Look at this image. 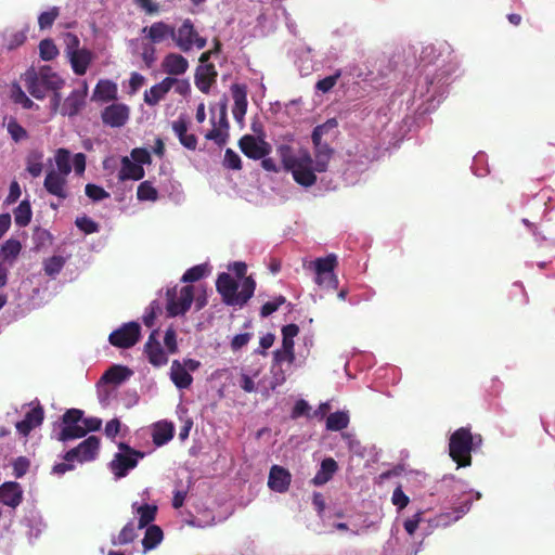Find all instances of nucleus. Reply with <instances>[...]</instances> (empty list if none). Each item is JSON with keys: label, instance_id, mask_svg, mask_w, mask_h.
<instances>
[{"label": "nucleus", "instance_id": "obj_1", "mask_svg": "<svg viewBox=\"0 0 555 555\" xmlns=\"http://www.w3.org/2000/svg\"><path fill=\"white\" fill-rule=\"evenodd\" d=\"M276 152L286 170H291L294 180L302 186H311L317 182V175L313 172V158L307 149H300L298 154L289 144H280Z\"/></svg>", "mask_w": 555, "mask_h": 555}, {"label": "nucleus", "instance_id": "obj_2", "mask_svg": "<svg viewBox=\"0 0 555 555\" xmlns=\"http://www.w3.org/2000/svg\"><path fill=\"white\" fill-rule=\"evenodd\" d=\"M216 287L225 305L243 307L254 296L256 281L253 276L245 278L242 282V291L238 293L237 281L231 274L223 272L219 274Z\"/></svg>", "mask_w": 555, "mask_h": 555}, {"label": "nucleus", "instance_id": "obj_3", "mask_svg": "<svg viewBox=\"0 0 555 555\" xmlns=\"http://www.w3.org/2000/svg\"><path fill=\"white\" fill-rule=\"evenodd\" d=\"M27 91L36 99H43L48 90H60L64 80L49 65L28 68L23 75Z\"/></svg>", "mask_w": 555, "mask_h": 555}, {"label": "nucleus", "instance_id": "obj_4", "mask_svg": "<svg viewBox=\"0 0 555 555\" xmlns=\"http://www.w3.org/2000/svg\"><path fill=\"white\" fill-rule=\"evenodd\" d=\"M481 443V436H473L470 428L461 427L449 438V456L457 464V467L472 465V451Z\"/></svg>", "mask_w": 555, "mask_h": 555}, {"label": "nucleus", "instance_id": "obj_5", "mask_svg": "<svg viewBox=\"0 0 555 555\" xmlns=\"http://www.w3.org/2000/svg\"><path fill=\"white\" fill-rule=\"evenodd\" d=\"M100 448V440L95 436H90L76 448L67 451L63 455L64 462H60L52 466L51 472L56 476H62L65 472H72L74 469V461L78 463H87V461H94L98 456Z\"/></svg>", "mask_w": 555, "mask_h": 555}, {"label": "nucleus", "instance_id": "obj_6", "mask_svg": "<svg viewBox=\"0 0 555 555\" xmlns=\"http://www.w3.org/2000/svg\"><path fill=\"white\" fill-rule=\"evenodd\" d=\"M172 40L184 53H189L194 47L198 49L207 47V39L199 36L191 20H185L178 28L175 26Z\"/></svg>", "mask_w": 555, "mask_h": 555}, {"label": "nucleus", "instance_id": "obj_7", "mask_svg": "<svg viewBox=\"0 0 555 555\" xmlns=\"http://www.w3.org/2000/svg\"><path fill=\"white\" fill-rule=\"evenodd\" d=\"M119 452L113 457L109 463L111 470L117 478H124L129 474L130 469H133L138 465V461L144 456V453L132 450L125 443L118 444Z\"/></svg>", "mask_w": 555, "mask_h": 555}, {"label": "nucleus", "instance_id": "obj_8", "mask_svg": "<svg viewBox=\"0 0 555 555\" xmlns=\"http://www.w3.org/2000/svg\"><path fill=\"white\" fill-rule=\"evenodd\" d=\"M336 267L337 257L334 254L324 258H318L314 261L315 282L322 287L336 289L338 286V279L334 273Z\"/></svg>", "mask_w": 555, "mask_h": 555}, {"label": "nucleus", "instance_id": "obj_9", "mask_svg": "<svg viewBox=\"0 0 555 555\" xmlns=\"http://www.w3.org/2000/svg\"><path fill=\"white\" fill-rule=\"evenodd\" d=\"M176 291H167V315L175 318L184 315L191 309L194 302V287L184 286L180 291V296L176 298Z\"/></svg>", "mask_w": 555, "mask_h": 555}, {"label": "nucleus", "instance_id": "obj_10", "mask_svg": "<svg viewBox=\"0 0 555 555\" xmlns=\"http://www.w3.org/2000/svg\"><path fill=\"white\" fill-rule=\"evenodd\" d=\"M140 340V324L137 322L125 323L108 335V343L121 349H129Z\"/></svg>", "mask_w": 555, "mask_h": 555}, {"label": "nucleus", "instance_id": "obj_11", "mask_svg": "<svg viewBox=\"0 0 555 555\" xmlns=\"http://www.w3.org/2000/svg\"><path fill=\"white\" fill-rule=\"evenodd\" d=\"M241 151L249 158L260 159L271 153L272 146L263 138L254 134H244L240 141Z\"/></svg>", "mask_w": 555, "mask_h": 555}, {"label": "nucleus", "instance_id": "obj_12", "mask_svg": "<svg viewBox=\"0 0 555 555\" xmlns=\"http://www.w3.org/2000/svg\"><path fill=\"white\" fill-rule=\"evenodd\" d=\"M101 119L109 127H121L129 119V106L122 103H112L102 109Z\"/></svg>", "mask_w": 555, "mask_h": 555}, {"label": "nucleus", "instance_id": "obj_13", "mask_svg": "<svg viewBox=\"0 0 555 555\" xmlns=\"http://www.w3.org/2000/svg\"><path fill=\"white\" fill-rule=\"evenodd\" d=\"M152 44H162L167 38L172 40L175 36V26L166 22H154L150 26H143L141 30Z\"/></svg>", "mask_w": 555, "mask_h": 555}, {"label": "nucleus", "instance_id": "obj_14", "mask_svg": "<svg viewBox=\"0 0 555 555\" xmlns=\"http://www.w3.org/2000/svg\"><path fill=\"white\" fill-rule=\"evenodd\" d=\"M87 94V83L83 82L82 89H74L60 106V113L64 116H75L85 105Z\"/></svg>", "mask_w": 555, "mask_h": 555}, {"label": "nucleus", "instance_id": "obj_15", "mask_svg": "<svg viewBox=\"0 0 555 555\" xmlns=\"http://www.w3.org/2000/svg\"><path fill=\"white\" fill-rule=\"evenodd\" d=\"M292 482V475L287 468L274 464L269 473L268 487L276 493L288 491Z\"/></svg>", "mask_w": 555, "mask_h": 555}, {"label": "nucleus", "instance_id": "obj_16", "mask_svg": "<svg viewBox=\"0 0 555 555\" xmlns=\"http://www.w3.org/2000/svg\"><path fill=\"white\" fill-rule=\"evenodd\" d=\"M66 175L51 169L44 177L43 188L49 194L54 195L60 199H65L68 195L66 192Z\"/></svg>", "mask_w": 555, "mask_h": 555}, {"label": "nucleus", "instance_id": "obj_17", "mask_svg": "<svg viewBox=\"0 0 555 555\" xmlns=\"http://www.w3.org/2000/svg\"><path fill=\"white\" fill-rule=\"evenodd\" d=\"M156 331L150 334V338L145 343V354H147V361L156 367L166 365L168 363V357L162 347V344L155 339Z\"/></svg>", "mask_w": 555, "mask_h": 555}, {"label": "nucleus", "instance_id": "obj_18", "mask_svg": "<svg viewBox=\"0 0 555 555\" xmlns=\"http://www.w3.org/2000/svg\"><path fill=\"white\" fill-rule=\"evenodd\" d=\"M232 96L234 99L233 115L238 121L244 119L247 112V86L245 83H233L231 86Z\"/></svg>", "mask_w": 555, "mask_h": 555}, {"label": "nucleus", "instance_id": "obj_19", "mask_svg": "<svg viewBox=\"0 0 555 555\" xmlns=\"http://www.w3.org/2000/svg\"><path fill=\"white\" fill-rule=\"evenodd\" d=\"M43 422V410L41 406H36L26 413L23 421L16 423L15 428L17 433L24 437L28 436L33 429L40 426Z\"/></svg>", "mask_w": 555, "mask_h": 555}, {"label": "nucleus", "instance_id": "obj_20", "mask_svg": "<svg viewBox=\"0 0 555 555\" xmlns=\"http://www.w3.org/2000/svg\"><path fill=\"white\" fill-rule=\"evenodd\" d=\"M314 147V160L312 163L313 172H324L327 170L328 163L334 154V149L328 143L319 141L318 144H313Z\"/></svg>", "mask_w": 555, "mask_h": 555}, {"label": "nucleus", "instance_id": "obj_21", "mask_svg": "<svg viewBox=\"0 0 555 555\" xmlns=\"http://www.w3.org/2000/svg\"><path fill=\"white\" fill-rule=\"evenodd\" d=\"M23 500V490L16 481H5L0 486V502L15 508Z\"/></svg>", "mask_w": 555, "mask_h": 555}, {"label": "nucleus", "instance_id": "obj_22", "mask_svg": "<svg viewBox=\"0 0 555 555\" xmlns=\"http://www.w3.org/2000/svg\"><path fill=\"white\" fill-rule=\"evenodd\" d=\"M173 82L172 76L165 77L158 83H154L149 90H145L143 99L150 105L158 104L160 99H164V95L173 88Z\"/></svg>", "mask_w": 555, "mask_h": 555}, {"label": "nucleus", "instance_id": "obj_23", "mask_svg": "<svg viewBox=\"0 0 555 555\" xmlns=\"http://www.w3.org/2000/svg\"><path fill=\"white\" fill-rule=\"evenodd\" d=\"M67 57L73 72L76 75H83L93 60V54L91 51L87 50V48H81L80 50L69 52Z\"/></svg>", "mask_w": 555, "mask_h": 555}, {"label": "nucleus", "instance_id": "obj_24", "mask_svg": "<svg viewBox=\"0 0 555 555\" xmlns=\"http://www.w3.org/2000/svg\"><path fill=\"white\" fill-rule=\"evenodd\" d=\"M172 128L178 135L181 144L189 150H196L198 139L194 133H189V121L185 117H179L172 122Z\"/></svg>", "mask_w": 555, "mask_h": 555}, {"label": "nucleus", "instance_id": "obj_25", "mask_svg": "<svg viewBox=\"0 0 555 555\" xmlns=\"http://www.w3.org/2000/svg\"><path fill=\"white\" fill-rule=\"evenodd\" d=\"M217 76L218 72L215 65H211V63L209 65H202L196 70L195 83L201 91L208 93Z\"/></svg>", "mask_w": 555, "mask_h": 555}, {"label": "nucleus", "instance_id": "obj_26", "mask_svg": "<svg viewBox=\"0 0 555 555\" xmlns=\"http://www.w3.org/2000/svg\"><path fill=\"white\" fill-rule=\"evenodd\" d=\"M189 68V61L182 54H176V52H169L163 59V70L169 75H181L184 74Z\"/></svg>", "mask_w": 555, "mask_h": 555}, {"label": "nucleus", "instance_id": "obj_27", "mask_svg": "<svg viewBox=\"0 0 555 555\" xmlns=\"http://www.w3.org/2000/svg\"><path fill=\"white\" fill-rule=\"evenodd\" d=\"M120 169L118 171V179L120 181L125 180H141L144 178V167L132 162L127 156L121 157L120 160Z\"/></svg>", "mask_w": 555, "mask_h": 555}, {"label": "nucleus", "instance_id": "obj_28", "mask_svg": "<svg viewBox=\"0 0 555 555\" xmlns=\"http://www.w3.org/2000/svg\"><path fill=\"white\" fill-rule=\"evenodd\" d=\"M169 376H171V380L179 389L190 388L194 380L190 372L186 371V367H183L182 363L178 360L172 362Z\"/></svg>", "mask_w": 555, "mask_h": 555}, {"label": "nucleus", "instance_id": "obj_29", "mask_svg": "<svg viewBox=\"0 0 555 555\" xmlns=\"http://www.w3.org/2000/svg\"><path fill=\"white\" fill-rule=\"evenodd\" d=\"M337 462L333 457H325L322 460L320 469L314 475L312 482L317 487L326 485L333 478V475L337 472Z\"/></svg>", "mask_w": 555, "mask_h": 555}, {"label": "nucleus", "instance_id": "obj_30", "mask_svg": "<svg viewBox=\"0 0 555 555\" xmlns=\"http://www.w3.org/2000/svg\"><path fill=\"white\" fill-rule=\"evenodd\" d=\"M133 372L122 365H112L107 371L104 372L100 382L104 384L119 385L126 379H129Z\"/></svg>", "mask_w": 555, "mask_h": 555}, {"label": "nucleus", "instance_id": "obj_31", "mask_svg": "<svg viewBox=\"0 0 555 555\" xmlns=\"http://www.w3.org/2000/svg\"><path fill=\"white\" fill-rule=\"evenodd\" d=\"M132 509L139 516V529L147 527L155 520V516L157 515V505L143 503L141 505L138 502L132 504Z\"/></svg>", "mask_w": 555, "mask_h": 555}, {"label": "nucleus", "instance_id": "obj_32", "mask_svg": "<svg viewBox=\"0 0 555 555\" xmlns=\"http://www.w3.org/2000/svg\"><path fill=\"white\" fill-rule=\"evenodd\" d=\"M175 427L170 423H158L154 426V433H152V442L156 447H163L173 439Z\"/></svg>", "mask_w": 555, "mask_h": 555}, {"label": "nucleus", "instance_id": "obj_33", "mask_svg": "<svg viewBox=\"0 0 555 555\" xmlns=\"http://www.w3.org/2000/svg\"><path fill=\"white\" fill-rule=\"evenodd\" d=\"M164 539V531L158 525H150L145 528V535H143V550L150 551L155 548L158 543Z\"/></svg>", "mask_w": 555, "mask_h": 555}, {"label": "nucleus", "instance_id": "obj_34", "mask_svg": "<svg viewBox=\"0 0 555 555\" xmlns=\"http://www.w3.org/2000/svg\"><path fill=\"white\" fill-rule=\"evenodd\" d=\"M14 222L17 227L24 228L31 221V206L28 199H23L13 210Z\"/></svg>", "mask_w": 555, "mask_h": 555}, {"label": "nucleus", "instance_id": "obj_35", "mask_svg": "<svg viewBox=\"0 0 555 555\" xmlns=\"http://www.w3.org/2000/svg\"><path fill=\"white\" fill-rule=\"evenodd\" d=\"M137 537L138 533L135 532V525L133 524V520H130L122 526L116 537L112 538L111 542L113 545L129 544L133 542Z\"/></svg>", "mask_w": 555, "mask_h": 555}, {"label": "nucleus", "instance_id": "obj_36", "mask_svg": "<svg viewBox=\"0 0 555 555\" xmlns=\"http://www.w3.org/2000/svg\"><path fill=\"white\" fill-rule=\"evenodd\" d=\"M349 416L345 412H335L330 414L326 420V429L330 431H340L348 427Z\"/></svg>", "mask_w": 555, "mask_h": 555}, {"label": "nucleus", "instance_id": "obj_37", "mask_svg": "<svg viewBox=\"0 0 555 555\" xmlns=\"http://www.w3.org/2000/svg\"><path fill=\"white\" fill-rule=\"evenodd\" d=\"M87 435V430H83V428L79 425H66L63 426L59 436L57 440L61 442L70 441L74 439L82 438Z\"/></svg>", "mask_w": 555, "mask_h": 555}, {"label": "nucleus", "instance_id": "obj_38", "mask_svg": "<svg viewBox=\"0 0 555 555\" xmlns=\"http://www.w3.org/2000/svg\"><path fill=\"white\" fill-rule=\"evenodd\" d=\"M159 197V193L149 180H145L137 186V198L139 201L155 202Z\"/></svg>", "mask_w": 555, "mask_h": 555}, {"label": "nucleus", "instance_id": "obj_39", "mask_svg": "<svg viewBox=\"0 0 555 555\" xmlns=\"http://www.w3.org/2000/svg\"><path fill=\"white\" fill-rule=\"evenodd\" d=\"M299 327L296 324H288L283 326L282 335H283V347L285 348L286 353L292 357V349H294L295 343L294 338L298 335Z\"/></svg>", "mask_w": 555, "mask_h": 555}, {"label": "nucleus", "instance_id": "obj_40", "mask_svg": "<svg viewBox=\"0 0 555 555\" xmlns=\"http://www.w3.org/2000/svg\"><path fill=\"white\" fill-rule=\"evenodd\" d=\"M56 172L68 175L70 172V155L66 149H59L55 153Z\"/></svg>", "mask_w": 555, "mask_h": 555}, {"label": "nucleus", "instance_id": "obj_41", "mask_svg": "<svg viewBox=\"0 0 555 555\" xmlns=\"http://www.w3.org/2000/svg\"><path fill=\"white\" fill-rule=\"evenodd\" d=\"M7 130L14 142H21L28 138L26 129L15 119H9Z\"/></svg>", "mask_w": 555, "mask_h": 555}, {"label": "nucleus", "instance_id": "obj_42", "mask_svg": "<svg viewBox=\"0 0 555 555\" xmlns=\"http://www.w3.org/2000/svg\"><path fill=\"white\" fill-rule=\"evenodd\" d=\"M22 245L15 238L7 240L1 246V253L5 260H14L21 253Z\"/></svg>", "mask_w": 555, "mask_h": 555}, {"label": "nucleus", "instance_id": "obj_43", "mask_svg": "<svg viewBox=\"0 0 555 555\" xmlns=\"http://www.w3.org/2000/svg\"><path fill=\"white\" fill-rule=\"evenodd\" d=\"M337 125H338V122H337L336 118H330L325 122L314 127L312 134H311L312 143L318 144L319 141H322V137L324 134H326L330 130L337 127Z\"/></svg>", "mask_w": 555, "mask_h": 555}, {"label": "nucleus", "instance_id": "obj_44", "mask_svg": "<svg viewBox=\"0 0 555 555\" xmlns=\"http://www.w3.org/2000/svg\"><path fill=\"white\" fill-rule=\"evenodd\" d=\"M59 50L55 43L51 39H42L39 43V55L42 60L49 62V60H54L57 55Z\"/></svg>", "mask_w": 555, "mask_h": 555}, {"label": "nucleus", "instance_id": "obj_45", "mask_svg": "<svg viewBox=\"0 0 555 555\" xmlns=\"http://www.w3.org/2000/svg\"><path fill=\"white\" fill-rule=\"evenodd\" d=\"M223 166L232 170H241L243 168L242 158L233 149L225 150Z\"/></svg>", "mask_w": 555, "mask_h": 555}, {"label": "nucleus", "instance_id": "obj_46", "mask_svg": "<svg viewBox=\"0 0 555 555\" xmlns=\"http://www.w3.org/2000/svg\"><path fill=\"white\" fill-rule=\"evenodd\" d=\"M64 266V259L61 256H52L43 263L44 273L49 276L57 274Z\"/></svg>", "mask_w": 555, "mask_h": 555}, {"label": "nucleus", "instance_id": "obj_47", "mask_svg": "<svg viewBox=\"0 0 555 555\" xmlns=\"http://www.w3.org/2000/svg\"><path fill=\"white\" fill-rule=\"evenodd\" d=\"M116 87L108 80H100L94 89V93L102 99H113L115 96Z\"/></svg>", "mask_w": 555, "mask_h": 555}, {"label": "nucleus", "instance_id": "obj_48", "mask_svg": "<svg viewBox=\"0 0 555 555\" xmlns=\"http://www.w3.org/2000/svg\"><path fill=\"white\" fill-rule=\"evenodd\" d=\"M207 272V266L198 264L190 268L183 275L182 281L185 283L197 282L202 280Z\"/></svg>", "mask_w": 555, "mask_h": 555}, {"label": "nucleus", "instance_id": "obj_49", "mask_svg": "<svg viewBox=\"0 0 555 555\" xmlns=\"http://www.w3.org/2000/svg\"><path fill=\"white\" fill-rule=\"evenodd\" d=\"M286 302V298L282 295L275 297L273 300L266 302L260 309L261 318H268L280 309Z\"/></svg>", "mask_w": 555, "mask_h": 555}, {"label": "nucleus", "instance_id": "obj_50", "mask_svg": "<svg viewBox=\"0 0 555 555\" xmlns=\"http://www.w3.org/2000/svg\"><path fill=\"white\" fill-rule=\"evenodd\" d=\"M75 225L85 234H92L99 229L98 223L87 216L76 218Z\"/></svg>", "mask_w": 555, "mask_h": 555}, {"label": "nucleus", "instance_id": "obj_51", "mask_svg": "<svg viewBox=\"0 0 555 555\" xmlns=\"http://www.w3.org/2000/svg\"><path fill=\"white\" fill-rule=\"evenodd\" d=\"M59 16V9L52 8L51 10L43 12L38 17V26L41 29H48V27H52L53 23Z\"/></svg>", "mask_w": 555, "mask_h": 555}, {"label": "nucleus", "instance_id": "obj_52", "mask_svg": "<svg viewBox=\"0 0 555 555\" xmlns=\"http://www.w3.org/2000/svg\"><path fill=\"white\" fill-rule=\"evenodd\" d=\"M85 193L90 199L94 202L107 198L109 196V194L103 188L93 183L86 184Z\"/></svg>", "mask_w": 555, "mask_h": 555}, {"label": "nucleus", "instance_id": "obj_53", "mask_svg": "<svg viewBox=\"0 0 555 555\" xmlns=\"http://www.w3.org/2000/svg\"><path fill=\"white\" fill-rule=\"evenodd\" d=\"M82 411L77 409L67 410L62 416L63 426L78 425L79 422H82Z\"/></svg>", "mask_w": 555, "mask_h": 555}, {"label": "nucleus", "instance_id": "obj_54", "mask_svg": "<svg viewBox=\"0 0 555 555\" xmlns=\"http://www.w3.org/2000/svg\"><path fill=\"white\" fill-rule=\"evenodd\" d=\"M165 347H167L169 353L178 352L177 332L173 327L165 331Z\"/></svg>", "mask_w": 555, "mask_h": 555}, {"label": "nucleus", "instance_id": "obj_55", "mask_svg": "<svg viewBox=\"0 0 555 555\" xmlns=\"http://www.w3.org/2000/svg\"><path fill=\"white\" fill-rule=\"evenodd\" d=\"M132 160L139 165L151 164V153L145 147H134L130 152Z\"/></svg>", "mask_w": 555, "mask_h": 555}, {"label": "nucleus", "instance_id": "obj_56", "mask_svg": "<svg viewBox=\"0 0 555 555\" xmlns=\"http://www.w3.org/2000/svg\"><path fill=\"white\" fill-rule=\"evenodd\" d=\"M339 76H340V73L337 72L334 75H330V76H326V77L320 79L317 82V89L321 90L322 92L330 91L336 85L337 79L339 78Z\"/></svg>", "mask_w": 555, "mask_h": 555}, {"label": "nucleus", "instance_id": "obj_57", "mask_svg": "<svg viewBox=\"0 0 555 555\" xmlns=\"http://www.w3.org/2000/svg\"><path fill=\"white\" fill-rule=\"evenodd\" d=\"M391 501L399 509H402L409 504L410 499L403 493L402 488L398 486L392 492Z\"/></svg>", "mask_w": 555, "mask_h": 555}, {"label": "nucleus", "instance_id": "obj_58", "mask_svg": "<svg viewBox=\"0 0 555 555\" xmlns=\"http://www.w3.org/2000/svg\"><path fill=\"white\" fill-rule=\"evenodd\" d=\"M134 3L144 10L147 15H155L159 13V4L154 3L153 0H133Z\"/></svg>", "mask_w": 555, "mask_h": 555}, {"label": "nucleus", "instance_id": "obj_59", "mask_svg": "<svg viewBox=\"0 0 555 555\" xmlns=\"http://www.w3.org/2000/svg\"><path fill=\"white\" fill-rule=\"evenodd\" d=\"M421 520H422V512H417L412 517L406 518L403 522V527H404L405 531L409 534H413L416 531Z\"/></svg>", "mask_w": 555, "mask_h": 555}, {"label": "nucleus", "instance_id": "obj_60", "mask_svg": "<svg viewBox=\"0 0 555 555\" xmlns=\"http://www.w3.org/2000/svg\"><path fill=\"white\" fill-rule=\"evenodd\" d=\"M20 196H21L20 184H18V182L16 180H13L10 183L9 194L5 197L4 203L7 205H11V204L15 203L20 198Z\"/></svg>", "mask_w": 555, "mask_h": 555}, {"label": "nucleus", "instance_id": "obj_61", "mask_svg": "<svg viewBox=\"0 0 555 555\" xmlns=\"http://www.w3.org/2000/svg\"><path fill=\"white\" fill-rule=\"evenodd\" d=\"M309 411H310V405L308 404V402L302 399L298 400L293 408L292 417L294 420L299 418L304 415H308Z\"/></svg>", "mask_w": 555, "mask_h": 555}, {"label": "nucleus", "instance_id": "obj_62", "mask_svg": "<svg viewBox=\"0 0 555 555\" xmlns=\"http://www.w3.org/2000/svg\"><path fill=\"white\" fill-rule=\"evenodd\" d=\"M26 40V35L23 30H17L16 33H12L8 39V49H16V47H21L24 44Z\"/></svg>", "mask_w": 555, "mask_h": 555}, {"label": "nucleus", "instance_id": "obj_63", "mask_svg": "<svg viewBox=\"0 0 555 555\" xmlns=\"http://www.w3.org/2000/svg\"><path fill=\"white\" fill-rule=\"evenodd\" d=\"M120 429V422L117 418H113L106 423L104 434L107 438L114 439Z\"/></svg>", "mask_w": 555, "mask_h": 555}, {"label": "nucleus", "instance_id": "obj_64", "mask_svg": "<svg viewBox=\"0 0 555 555\" xmlns=\"http://www.w3.org/2000/svg\"><path fill=\"white\" fill-rule=\"evenodd\" d=\"M472 505V499H464L462 500L455 507H454V517L453 520H457L461 518L465 513H467Z\"/></svg>", "mask_w": 555, "mask_h": 555}]
</instances>
